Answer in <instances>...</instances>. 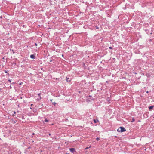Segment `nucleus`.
Segmentation results:
<instances>
[{
  "label": "nucleus",
  "mask_w": 154,
  "mask_h": 154,
  "mask_svg": "<svg viewBox=\"0 0 154 154\" xmlns=\"http://www.w3.org/2000/svg\"><path fill=\"white\" fill-rule=\"evenodd\" d=\"M41 99V97H40V98L39 99L40 100Z\"/></svg>",
  "instance_id": "a878e982"
},
{
  "label": "nucleus",
  "mask_w": 154,
  "mask_h": 154,
  "mask_svg": "<svg viewBox=\"0 0 154 154\" xmlns=\"http://www.w3.org/2000/svg\"><path fill=\"white\" fill-rule=\"evenodd\" d=\"M109 49H112V47H109Z\"/></svg>",
  "instance_id": "4468645a"
},
{
  "label": "nucleus",
  "mask_w": 154,
  "mask_h": 154,
  "mask_svg": "<svg viewBox=\"0 0 154 154\" xmlns=\"http://www.w3.org/2000/svg\"><path fill=\"white\" fill-rule=\"evenodd\" d=\"M134 121V119H132V122L133 121Z\"/></svg>",
  "instance_id": "f3484780"
},
{
  "label": "nucleus",
  "mask_w": 154,
  "mask_h": 154,
  "mask_svg": "<svg viewBox=\"0 0 154 154\" xmlns=\"http://www.w3.org/2000/svg\"><path fill=\"white\" fill-rule=\"evenodd\" d=\"M53 99H51V100H50L51 101V102H52V101H53Z\"/></svg>",
  "instance_id": "dca6fc26"
},
{
  "label": "nucleus",
  "mask_w": 154,
  "mask_h": 154,
  "mask_svg": "<svg viewBox=\"0 0 154 154\" xmlns=\"http://www.w3.org/2000/svg\"><path fill=\"white\" fill-rule=\"evenodd\" d=\"M22 119H24V116H22Z\"/></svg>",
  "instance_id": "2eb2a0df"
},
{
  "label": "nucleus",
  "mask_w": 154,
  "mask_h": 154,
  "mask_svg": "<svg viewBox=\"0 0 154 154\" xmlns=\"http://www.w3.org/2000/svg\"><path fill=\"white\" fill-rule=\"evenodd\" d=\"M12 52H13V53H14V52L13 50H12Z\"/></svg>",
  "instance_id": "4be33fe9"
},
{
  "label": "nucleus",
  "mask_w": 154,
  "mask_h": 154,
  "mask_svg": "<svg viewBox=\"0 0 154 154\" xmlns=\"http://www.w3.org/2000/svg\"><path fill=\"white\" fill-rule=\"evenodd\" d=\"M96 139L98 141L99 140H100V138L99 137H97L96 138Z\"/></svg>",
  "instance_id": "6e6552de"
},
{
  "label": "nucleus",
  "mask_w": 154,
  "mask_h": 154,
  "mask_svg": "<svg viewBox=\"0 0 154 154\" xmlns=\"http://www.w3.org/2000/svg\"><path fill=\"white\" fill-rule=\"evenodd\" d=\"M11 79H9L8 80V81L9 82H11Z\"/></svg>",
  "instance_id": "f8f14e48"
},
{
  "label": "nucleus",
  "mask_w": 154,
  "mask_h": 154,
  "mask_svg": "<svg viewBox=\"0 0 154 154\" xmlns=\"http://www.w3.org/2000/svg\"><path fill=\"white\" fill-rule=\"evenodd\" d=\"M89 97H91V96L90 95V96H89Z\"/></svg>",
  "instance_id": "412c9836"
},
{
  "label": "nucleus",
  "mask_w": 154,
  "mask_h": 154,
  "mask_svg": "<svg viewBox=\"0 0 154 154\" xmlns=\"http://www.w3.org/2000/svg\"><path fill=\"white\" fill-rule=\"evenodd\" d=\"M20 85H21V83H20L19 84Z\"/></svg>",
  "instance_id": "393cba45"
},
{
  "label": "nucleus",
  "mask_w": 154,
  "mask_h": 154,
  "mask_svg": "<svg viewBox=\"0 0 154 154\" xmlns=\"http://www.w3.org/2000/svg\"><path fill=\"white\" fill-rule=\"evenodd\" d=\"M34 133H32V135H34Z\"/></svg>",
  "instance_id": "5701e85b"
},
{
  "label": "nucleus",
  "mask_w": 154,
  "mask_h": 154,
  "mask_svg": "<svg viewBox=\"0 0 154 154\" xmlns=\"http://www.w3.org/2000/svg\"><path fill=\"white\" fill-rule=\"evenodd\" d=\"M41 95V93H39L38 94V96L40 97V95Z\"/></svg>",
  "instance_id": "9b49d317"
},
{
  "label": "nucleus",
  "mask_w": 154,
  "mask_h": 154,
  "mask_svg": "<svg viewBox=\"0 0 154 154\" xmlns=\"http://www.w3.org/2000/svg\"><path fill=\"white\" fill-rule=\"evenodd\" d=\"M146 92H147V93H148V91H147Z\"/></svg>",
  "instance_id": "cd10ccee"
},
{
  "label": "nucleus",
  "mask_w": 154,
  "mask_h": 154,
  "mask_svg": "<svg viewBox=\"0 0 154 154\" xmlns=\"http://www.w3.org/2000/svg\"><path fill=\"white\" fill-rule=\"evenodd\" d=\"M49 135H51V134H49Z\"/></svg>",
  "instance_id": "bb28decb"
},
{
  "label": "nucleus",
  "mask_w": 154,
  "mask_h": 154,
  "mask_svg": "<svg viewBox=\"0 0 154 154\" xmlns=\"http://www.w3.org/2000/svg\"><path fill=\"white\" fill-rule=\"evenodd\" d=\"M16 112H15V111H14V114H13V116H15V115H14L16 114Z\"/></svg>",
  "instance_id": "9d476101"
},
{
  "label": "nucleus",
  "mask_w": 154,
  "mask_h": 154,
  "mask_svg": "<svg viewBox=\"0 0 154 154\" xmlns=\"http://www.w3.org/2000/svg\"><path fill=\"white\" fill-rule=\"evenodd\" d=\"M56 103L55 102H52V104L54 106L56 105Z\"/></svg>",
  "instance_id": "423d86ee"
},
{
  "label": "nucleus",
  "mask_w": 154,
  "mask_h": 154,
  "mask_svg": "<svg viewBox=\"0 0 154 154\" xmlns=\"http://www.w3.org/2000/svg\"><path fill=\"white\" fill-rule=\"evenodd\" d=\"M97 29H98V27H96Z\"/></svg>",
  "instance_id": "b1692460"
},
{
  "label": "nucleus",
  "mask_w": 154,
  "mask_h": 154,
  "mask_svg": "<svg viewBox=\"0 0 154 154\" xmlns=\"http://www.w3.org/2000/svg\"><path fill=\"white\" fill-rule=\"evenodd\" d=\"M5 72L6 73H7V71H6V70H5Z\"/></svg>",
  "instance_id": "a211bd4d"
},
{
  "label": "nucleus",
  "mask_w": 154,
  "mask_h": 154,
  "mask_svg": "<svg viewBox=\"0 0 154 154\" xmlns=\"http://www.w3.org/2000/svg\"><path fill=\"white\" fill-rule=\"evenodd\" d=\"M70 152L72 153H73L75 151V149L74 148H71L69 149Z\"/></svg>",
  "instance_id": "f03ea898"
},
{
  "label": "nucleus",
  "mask_w": 154,
  "mask_h": 154,
  "mask_svg": "<svg viewBox=\"0 0 154 154\" xmlns=\"http://www.w3.org/2000/svg\"><path fill=\"white\" fill-rule=\"evenodd\" d=\"M35 46H37V44L36 43H35Z\"/></svg>",
  "instance_id": "ddd939ff"
},
{
  "label": "nucleus",
  "mask_w": 154,
  "mask_h": 154,
  "mask_svg": "<svg viewBox=\"0 0 154 154\" xmlns=\"http://www.w3.org/2000/svg\"><path fill=\"white\" fill-rule=\"evenodd\" d=\"M153 107H154V106H150L149 107V110H150L152 109Z\"/></svg>",
  "instance_id": "20e7f679"
},
{
  "label": "nucleus",
  "mask_w": 154,
  "mask_h": 154,
  "mask_svg": "<svg viewBox=\"0 0 154 154\" xmlns=\"http://www.w3.org/2000/svg\"><path fill=\"white\" fill-rule=\"evenodd\" d=\"M69 78H66V81L67 82H69L70 81V80H69Z\"/></svg>",
  "instance_id": "39448f33"
},
{
  "label": "nucleus",
  "mask_w": 154,
  "mask_h": 154,
  "mask_svg": "<svg viewBox=\"0 0 154 154\" xmlns=\"http://www.w3.org/2000/svg\"><path fill=\"white\" fill-rule=\"evenodd\" d=\"M88 149V147H87L85 148V149Z\"/></svg>",
  "instance_id": "6ab92c4d"
},
{
  "label": "nucleus",
  "mask_w": 154,
  "mask_h": 154,
  "mask_svg": "<svg viewBox=\"0 0 154 154\" xmlns=\"http://www.w3.org/2000/svg\"><path fill=\"white\" fill-rule=\"evenodd\" d=\"M126 131L125 129L123 127H120L117 130V131L119 132H122Z\"/></svg>",
  "instance_id": "f257e3e1"
},
{
  "label": "nucleus",
  "mask_w": 154,
  "mask_h": 154,
  "mask_svg": "<svg viewBox=\"0 0 154 154\" xmlns=\"http://www.w3.org/2000/svg\"><path fill=\"white\" fill-rule=\"evenodd\" d=\"M45 121L46 122H48L49 121V120H47V119H45Z\"/></svg>",
  "instance_id": "0eeeda50"
},
{
  "label": "nucleus",
  "mask_w": 154,
  "mask_h": 154,
  "mask_svg": "<svg viewBox=\"0 0 154 154\" xmlns=\"http://www.w3.org/2000/svg\"><path fill=\"white\" fill-rule=\"evenodd\" d=\"M33 104H31V105H30V106H33Z\"/></svg>",
  "instance_id": "aec40b11"
},
{
  "label": "nucleus",
  "mask_w": 154,
  "mask_h": 154,
  "mask_svg": "<svg viewBox=\"0 0 154 154\" xmlns=\"http://www.w3.org/2000/svg\"><path fill=\"white\" fill-rule=\"evenodd\" d=\"M30 57L32 59H35V56L34 54H32L30 55Z\"/></svg>",
  "instance_id": "7ed1b4c3"
},
{
  "label": "nucleus",
  "mask_w": 154,
  "mask_h": 154,
  "mask_svg": "<svg viewBox=\"0 0 154 154\" xmlns=\"http://www.w3.org/2000/svg\"><path fill=\"white\" fill-rule=\"evenodd\" d=\"M94 121L95 123H96L97 122V120H96L95 119H94Z\"/></svg>",
  "instance_id": "1a4fd4ad"
}]
</instances>
